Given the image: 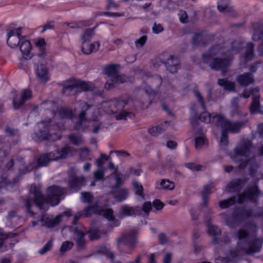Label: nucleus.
Wrapping results in <instances>:
<instances>
[{"label":"nucleus","instance_id":"nucleus-1","mask_svg":"<svg viewBox=\"0 0 263 263\" xmlns=\"http://www.w3.org/2000/svg\"><path fill=\"white\" fill-rule=\"evenodd\" d=\"M257 227L255 223H246L236 234L238 239L236 248L230 251L229 257H219L216 259V263H229L234 261L242 254L252 255L260 252L263 239L257 237Z\"/></svg>","mask_w":263,"mask_h":263},{"label":"nucleus","instance_id":"nucleus-2","mask_svg":"<svg viewBox=\"0 0 263 263\" xmlns=\"http://www.w3.org/2000/svg\"><path fill=\"white\" fill-rule=\"evenodd\" d=\"M66 189L57 185H52L47 189L46 198L41 193L40 187L31 185L29 192L23 198V202L27 212L31 216L33 215L31 210L34 204L39 209H45L48 202L52 205H58L62 196L66 193Z\"/></svg>","mask_w":263,"mask_h":263},{"label":"nucleus","instance_id":"nucleus-3","mask_svg":"<svg viewBox=\"0 0 263 263\" xmlns=\"http://www.w3.org/2000/svg\"><path fill=\"white\" fill-rule=\"evenodd\" d=\"M202 119H204L205 123H211L221 128L219 145L223 150H225L229 144L228 133H238L245 124L242 121L231 122L225 118L224 116H192L190 121L193 127L196 126L195 122Z\"/></svg>","mask_w":263,"mask_h":263},{"label":"nucleus","instance_id":"nucleus-4","mask_svg":"<svg viewBox=\"0 0 263 263\" xmlns=\"http://www.w3.org/2000/svg\"><path fill=\"white\" fill-rule=\"evenodd\" d=\"M242 47L241 42L235 41L233 43L232 50L226 51L223 47L216 45L209 53L203 54V60L209 64L212 69L220 70L223 73L231 64V53L240 51Z\"/></svg>","mask_w":263,"mask_h":263},{"label":"nucleus","instance_id":"nucleus-5","mask_svg":"<svg viewBox=\"0 0 263 263\" xmlns=\"http://www.w3.org/2000/svg\"><path fill=\"white\" fill-rule=\"evenodd\" d=\"M224 220L226 224L230 228H235L239 224L252 216H261L263 217V209L257 208L255 211L245 208H238L231 213L228 211L219 215Z\"/></svg>","mask_w":263,"mask_h":263},{"label":"nucleus","instance_id":"nucleus-6","mask_svg":"<svg viewBox=\"0 0 263 263\" xmlns=\"http://www.w3.org/2000/svg\"><path fill=\"white\" fill-rule=\"evenodd\" d=\"M252 147V143L250 140H243L238 144L234 149V155L231 156V159L235 162H239V167L243 169L247 166H249L251 174L257 167V163L255 159L252 158L249 161L241 160V157H247L250 153Z\"/></svg>","mask_w":263,"mask_h":263},{"label":"nucleus","instance_id":"nucleus-7","mask_svg":"<svg viewBox=\"0 0 263 263\" xmlns=\"http://www.w3.org/2000/svg\"><path fill=\"white\" fill-rule=\"evenodd\" d=\"M79 118L74 125L77 130H87L93 134H97L100 130L107 128L110 124L105 123L99 118V116H78Z\"/></svg>","mask_w":263,"mask_h":263},{"label":"nucleus","instance_id":"nucleus-8","mask_svg":"<svg viewBox=\"0 0 263 263\" xmlns=\"http://www.w3.org/2000/svg\"><path fill=\"white\" fill-rule=\"evenodd\" d=\"M124 175L119 173L117 170L109 176V178H114L110 182V187L114 198L119 201H122L128 196V191L125 189H120L124 182Z\"/></svg>","mask_w":263,"mask_h":263},{"label":"nucleus","instance_id":"nucleus-9","mask_svg":"<svg viewBox=\"0 0 263 263\" xmlns=\"http://www.w3.org/2000/svg\"><path fill=\"white\" fill-rule=\"evenodd\" d=\"M37 126L39 130L35 132V134L39 139L55 141L60 138V129L61 126L59 124L52 127H49L50 122L47 121L39 123Z\"/></svg>","mask_w":263,"mask_h":263},{"label":"nucleus","instance_id":"nucleus-10","mask_svg":"<svg viewBox=\"0 0 263 263\" xmlns=\"http://www.w3.org/2000/svg\"><path fill=\"white\" fill-rule=\"evenodd\" d=\"M137 242V231L134 229L121 235L118 240V249L122 253L129 254Z\"/></svg>","mask_w":263,"mask_h":263},{"label":"nucleus","instance_id":"nucleus-11","mask_svg":"<svg viewBox=\"0 0 263 263\" xmlns=\"http://www.w3.org/2000/svg\"><path fill=\"white\" fill-rule=\"evenodd\" d=\"M93 87V84L91 82L72 79L64 84L62 91L65 95L69 96L71 94L72 91L91 90Z\"/></svg>","mask_w":263,"mask_h":263},{"label":"nucleus","instance_id":"nucleus-12","mask_svg":"<svg viewBox=\"0 0 263 263\" xmlns=\"http://www.w3.org/2000/svg\"><path fill=\"white\" fill-rule=\"evenodd\" d=\"M118 66L116 65H110L105 67L104 72L107 76L108 79L105 87L110 89L117 83H122L126 81V78L124 75H118Z\"/></svg>","mask_w":263,"mask_h":263},{"label":"nucleus","instance_id":"nucleus-13","mask_svg":"<svg viewBox=\"0 0 263 263\" xmlns=\"http://www.w3.org/2000/svg\"><path fill=\"white\" fill-rule=\"evenodd\" d=\"M74 111L67 107H60L57 109L56 112H53L54 115H85V111L90 107L89 105L84 101H80L74 105Z\"/></svg>","mask_w":263,"mask_h":263},{"label":"nucleus","instance_id":"nucleus-14","mask_svg":"<svg viewBox=\"0 0 263 263\" xmlns=\"http://www.w3.org/2000/svg\"><path fill=\"white\" fill-rule=\"evenodd\" d=\"M52 152L40 155L36 161L30 163L26 167V172H29L39 167L47 166L50 162L55 160Z\"/></svg>","mask_w":263,"mask_h":263},{"label":"nucleus","instance_id":"nucleus-15","mask_svg":"<svg viewBox=\"0 0 263 263\" xmlns=\"http://www.w3.org/2000/svg\"><path fill=\"white\" fill-rule=\"evenodd\" d=\"M21 53L20 58L21 61L30 60L33 56L34 53L32 50L31 44L28 39L25 37L22 41L18 46Z\"/></svg>","mask_w":263,"mask_h":263},{"label":"nucleus","instance_id":"nucleus-16","mask_svg":"<svg viewBox=\"0 0 263 263\" xmlns=\"http://www.w3.org/2000/svg\"><path fill=\"white\" fill-rule=\"evenodd\" d=\"M21 28H18L8 32L7 34V44L12 48L18 47L21 41L26 37L21 35Z\"/></svg>","mask_w":263,"mask_h":263},{"label":"nucleus","instance_id":"nucleus-17","mask_svg":"<svg viewBox=\"0 0 263 263\" xmlns=\"http://www.w3.org/2000/svg\"><path fill=\"white\" fill-rule=\"evenodd\" d=\"M260 194L261 193L257 186L255 185L248 189L245 193L239 194L238 196L237 201L239 203L243 202L246 200H250L255 202Z\"/></svg>","mask_w":263,"mask_h":263},{"label":"nucleus","instance_id":"nucleus-18","mask_svg":"<svg viewBox=\"0 0 263 263\" xmlns=\"http://www.w3.org/2000/svg\"><path fill=\"white\" fill-rule=\"evenodd\" d=\"M87 233V231L84 227H77L73 230V240L76 241L79 250L84 248L86 242L85 236Z\"/></svg>","mask_w":263,"mask_h":263},{"label":"nucleus","instance_id":"nucleus-19","mask_svg":"<svg viewBox=\"0 0 263 263\" xmlns=\"http://www.w3.org/2000/svg\"><path fill=\"white\" fill-rule=\"evenodd\" d=\"M204 119L202 120H199L198 122H195L196 126L195 128L193 127L194 131L196 132L195 133V147L196 148H200L202 146L205 144L206 142V139L205 138L204 133L202 131L201 126L200 125V122H204ZM192 126H193L192 125ZM193 127V126H192Z\"/></svg>","mask_w":263,"mask_h":263},{"label":"nucleus","instance_id":"nucleus-20","mask_svg":"<svg viewBox=\"0 0 263 263\" xmlns=\"http://www.w3.org/2000/svg\"><path fill=\"white\" fill-rule=\"evenodd\" d=\"M65 215V213H63L54 218H50L47 215L43 216L40 220L36 221H32V225L35 226L37 224L39 221L42 222V225L46 226L47 228H53L61 221L62 218Z\"/></svg>","mask_w":263,"mask_h":263},{"label":"nucleus","instance_id":"nucleus-21","mask_svg":"<svg viewBox=\"0 0 263 263\" xmlns=\"http://www.w3.org/2000/svg\"><path fill=\"white\" fill-rule=\"evenodd\" d=\"M206 224L210 235L212 236V243L214 245L219 243L218 239L221 234V230L216 226L213 224L211 217H206Z\"/></svg>","mask_w":263,"mask_h":263},{"label":"nucleus","instance_id":"nucleus-22","mask_svg":"<svg viewBox=\"0 0 263 263\" xmlns=\"http://www.w3.org/2000/svg\"><path fill=\"white\" fill-rule=\"evenodd\" d=\"M32 97V92L28 89L22 90L20 93L17 95L13 100V107L15 109L21 107L26 101L30 99Z\"/></svg>","mask_w":263,"mask_h":263},{"label":"nucleus","instance_id":"nucleus-23","mask_svg":"<svg viewBox=\"0 0 263 263\" xmlns=\"http://www.w3.org/2000/svg\"><path fill=\"white\" fill-rule=\"evenodd\" d=\"M119 213L122 217L136 216L142 215L139 206H132L127 204L122 205L119 210Z\"/></svg>","mask_w":263,"mask_h":263},{"label":"nucleus","instance_id":"nucleus-24","mask_svg":"<svg viewBox=\"0 0 263 263\" xmlns=\"http://www.w3.org/2000/svg\"><path fill=\"white\" fill-rule=\"evenodd\" d=\"M259 90L255 88L252 90V94L254 95L252 104L250 106V112L252 114H263V107L259 103L258 99L259 96L257 94Z\"/></svg>","mask_w":263,"mask_h":263},{"label":"nucleus","instance_id":"nucleus-25","mask_svg":"<svg viewBox=\"0 0 263 263\" xmlns=\"http://www.w3.org/2000/svg\"><path fill=\"white\" fill-rule=\"evenodd\" d=\"M37 80L41 83H45L50 80V75L46 65H39L36 69Z\"/></svg>","mask_w":263,"mask_h":263},{"label":"nucleus","instance_id":"nucleus-26","mask_svg":"<svg viewBox=\"0 0 263 263\" xmlns=\"http://www.w3.org/2000/svg\"><path fill=\"white\" fill-rule=\"evenodd\" d=\"M14 236L13 233L6 234L0 229V252L6 251L9 248L12 247L14 244L8 242V239L9 238L13 237Z\"/></svg>","mask_w":263,"mask_h":263},{"label":"nucleus","instance_id":"nucleus-27","mask_svg":"<svg viewBox=\"0 0 263 263\" xmlns=\"http://www.w3.org/2000/svg\"><path fill=\"white\" fill-rule=\"evenodd\" d=\"M85 178L84 176H71L68 181V186L71 190L78 191L84 185Z\"/></svg>","mask_w":263,"mask_h":263},{"label":"nucleus","instance_id":"nucleus-28","mask_svg":"<svg viewBox=\"0 0 263 263\" xmlns=\"http://www.w3.org/2000/svg\"><path fill=\"white\" fill-rule=\"evenodd\" d=\"M74 149L69 146H65L61 149H58L52 152L55 160L66 158L72 154Z\"/></svg>","mask_w":263,"mask_h":263},{"label":"nucleus","instance_id":"nucleus-29","mask_svg":"<svg viewBox=\"0 0 263 263\" xmlns=\"http://www.w3.org/2000/svg\"><path fill=\"white\" fill-rule=\"evenodd\" d=\"M100 47V43L99 41H95L90 44L84 43L81 45V50L85 54H89L92 52L97 51Z\"/></svg>","mask_w":263,"mask_h":263},{"label":"nucleus","instance_id":"nucleus-30","mask_svg":"<svg viewBox=\"0 0 263 263\" xmlns=\"http://www.w3.org/2000/svg\"><path fill=\"white\" fill-rule=\"evenodd\" d=\"M214 187L212 182H209L204 185L203 191L201 192L202 199V205L207 208L208 205V197L212 193L211 190Z\"/></svg>","mask_w":263,"mask_h":263},{"label":"nucleus","instance_id":"nucleus-31","mask_svg":"<svg viewBox=\"0 0 263 263\" xmlns=\"http://www.w3.org/2000/svg\"><path fill=\"white\" fill-rule=\"evenodd\" d=\"M237 80L238 83L242 86H248L252 84L254 81V78L251 73H245L237 77Z\"/></svg>","mask_w":263,"mask_h":263},{"label":"nucleus","instance_id":"nucleus-32","mask_svg":"<svg viewBox=\"0 0 263 263\" xmlns=\"http://www.w3.org/2000/svg\"><path fill=\"white\" fill-rule=\"evenodd\" d=\"M252 30V39L254 41L263 40V25H253Z\"/></svg>","mask_w":263,"mask_h":263},{"label":"nucleus","instance_id":"nucleus-33","mask_svg":"<svg viewBox=\"0 0 263 263\" xmlns=\"http://www.w3.org/2000/svg\"><path fill=\"white\" fill-rule=\"evenodd\" d=\"M245 50V54L241 58V62L246 63L253 57V45L252 43H248Z\"/></svg>","mask_w":263,"mask_h":263},{"label":"nucleus","instance_id":"nucleus-34","mask_svg":"<svg viewBox=\"0 0 263 263\" xmlns=\"http://www.w3.org/2000/svg\"><path fill=\"white\" fill-rule=\"evenodd\" d=\"M245 182L242 179H233L227 185V190L229 192L231 190L237 191L243 187Z\"/></svg>","mask_w":263,"mask_h":263},{"label":"nucleus","instance_id":"nucleus-35","mask_svg":"<svg viewBox=\"0 0 263 263\" xmlns=\"http://www.w3.org/2000/svg\"><path fill=\"white\" fill-rule=\"evenodd\" d=\"M170 123L165 121L160 125L153 126L149 129V133L153 136L156 137L159 135L162 131L165 130L169 125Z\"/></svg>","mask_w":263,"mask_h":263},{"label":"nucleus","instance_id":"nucleus-36","mask_svg":"<svg viewBox=\"0 0 263 263\" xmlns=\"http://www.w3.org/2000/svg\"><path fill=\"white\" fill-rule=\"evenodd\" d=\"M35 47L39 50L40 56H43L46 53V44L44 39H36L34 42Z\"/></svg>","mask_w":263,"mask_h":263},{"label":"nucleus","instance_id":"nucleus-37","mask_svg":"<svg viewBox=\"0 0 263 263\" xmlns=\"http://www.w3.org/2000/svg\"><path fill=\"white\" fill-rule=\"evenodd\" d=\"M20 217L17 215L16 211H10L7 216V226L8 227L13 226L14 224L17 221L20 219Z\"/></svg>","mask_w":263,"mask_h":263},{"label":"nucleus","instance_id":"nucleus-38","mask_svg":"<svg viewBox=\"0 0 263 263\" xmlns=\"http://www.w3.org/2000/svg\"><path fill=\"white\" fill-rule=\"evenodd\" d=\"M217 8L220 12L223 13L229 12L232 10L229 5V0H219L217 3Z\"/></svg>","mask_w":263,"mask_h":263},{"label":"nucleus","instance_id":"nucleus-39","mask_svg":"<svg viewBox=\"0 0 263 263\" xmlns=\"http://www.w3.org/2000/svg\"><path fill=\"white\" fill-rule=\"evenodd\" d=\"M99 214L103 215L109 221H114L116 223L117 221L116 220L115 217L114 215V212L111 209H103L100 210Z\"/></svg>","mask_w":263,"mask_h":263},{"label":"nucleus","instance_id":"nucleus-40","mask_svg":"<svg viewBox=\"0 0 263 263\" xmlns=\"http://www.w3.org/2000/svg\"><path fill=\"white\" fill-rule=\"evenodd\" d=\"M94 33L93 29L89 28L86 29L81 35V45L87 43L92 37Z\"/></svg>","mask_w":263,"mask_h":263},{"label":"nucleus","instance_id":"nucleus-41","mask_svg":"<svg viewBox=\"0 0 263 263\" xmlns=\"http://www.w3.org/2000/svg\"><path fill=\"white\" fill-rule=\"evenodd\" d=\"M236 202V197H231L226 200H221L219 202V206L220 208L224 209L228 208L235 204Z\"/></svg>","mask_w":263,"mask_h":263},{"label":"nucleus","instance_id":"nucleus-42","mask_svg":"<svg viewBox=\"0 0 263 263\" xmlns=\"http://www.w3.org/2000/svg\"><path fill=\"white\" fill-rule=\"evenodd\" d=\"M219 85L222 86L224 89L228 90H233L235 87V84L233 82L229 81L225 79H220L218 81Z\"/></svg>","mask_w":263,"mask_h":263},{"label":"nucleus","instance_id":"nucleus-43","mask_svg":"<svg viewBox=\"0 0 263 263\" xmlns=\"http://www.w3.org/2000/svg\"><path fill=\"white\" fill-rule=\"evenodd\" d=\"M98 203H96L90 206L86 207L84 211L81 212L84 217H88L91 215L92 212L99 211V210L98 209Z\"/></svg>","mask_w":263,"mask_h":263},{"label":"nucleus","instance_id":"nucleus-44","mask_svg":"<svg viewBox=\"0 0 263 263\" xmlns=\"http://www.w3.org/2000/svg\"><path fill=\"white\" fill-rule=\"evenodd\" d=\"M167 64V69L172 73L176 72L179 68V65L177 64V61L173 58H171L168 60Z\"/></svg>","mask_w":263,"mask_h":263},{"label":"nucleus","instance_id":"nucleus-45","mask_svg":"<svg viewBox=\"0 0 263 263\" xmlns=\"http://www.w3.org/2000/svg\"><path fill=\"white\" fill-rule=\"evenodd\" d=\"M133 185L135 189V194L143 198V187L142 184L137 181H134L133 182Z\"/></svg>","mask_w":263,"mask_h":263},{"label":"nucleus","instance_id":"nucleus-46","mask_svg":"<svg viewBox=\"0 0 263 263\" xmlns=\"http://www.w3.org/2000/svg\"><path fill=\"white\" fill-rule=\"evenodd\" d=\"M70 141L76 145H80L82 143V136L79 135L71 134L68 136Z\"/></svg>","mask_w":263,"mask_h":263},{"label":"nucleus","instance_id":"nucleus-47","mask_svg":"<svg viewBox=\"0 0 263 263\" xmlns=\"http://www.w3.org/2000/svg\"><path fill=\"white\" fill-rule=\"evenodd\" d=\"M106 171V168L103 169H98L93 173V177L97 180L100 181L104 179L105 172Z\"/></svg>","mask_w":263,"mask_h":263},{"label":"nucleus","instance_id":"nucleus-48","mask_svg":"<svg viewBox=\"0 0 263 263\" xmlns=\"http://www.w3.org/2000/svg\"><path fill=\"white\" fill-rule=\"evenodd\" d=\"M93 199L92 195L89 192L81 193V200L83 202L90 203Z\"/></svg>","mask_w":263,"mask_h":263},{"label":"nucleus","instance_id":"nucleus-49","mask_svg":"<svg viewBox=\"0 0 263 263\" xmlns=\"http://www.w3.org/2000/svg\"><path fill=\"white\" fill-rule=\"evenodd\" d=\"M53 241L52 240H49L44 247L39 251V253L41 255H44L49 251L52 246Z\"/></svg>","mask_w":263,"mask_h":263},{"label":"nucleus","instance_id":"nucleus-50","mask_svg":"<svg viewBox=\"0 0 263 263\" xmlns=\"http://www.w3.org/2000/svg\"><path fill=\"white\" fill-rule=\"evenodd\" d=\"M160 185L162 188L166 190H172L174 188V184L173 182L169 180H163L160 183Z\"/></svg>","mask_w":263,"mask_h":263},{"label":"nucleus","instance_id":"nucleus-51","mask_svg":"<svg viewBox=\"0 0 263 263\" xmlns=\"http://www.w3.org/2000/svg\"><path fill=\"white\" fill-rule=\"evenodd\" d=\"M152 209V204L149 201L144 202L142 205V209H141L142 213L143 212L147 215H148Z\"/></svg>","mask_w":263,"mask_h":263},{"label":"nucleus","instance_id":"nucleus-52","mask_svg":"<svg viewBox=\"0 0 263 263\" xmlns=\"http://www.w3.org/2000/svg\"><path fill=\"white\" fill-rule=\"evenodd\" d=\"M73 246V243L71 241H66L63 242L60 251L62 252H65L72 248Z\"/></svg>","mask_w":263,"mask_h":263},{"label":"nucleus","instance_id":"nucleus-53","mask_svg":"<svg viewBox=\"0 0 263 263\" xmlns=\"http://www.w3.org/2000/svg\"><path fill=\"white\" fill-rule=\"evenodd\" d=\"M185 166L192 171H201L203 167L202 165L195 163H187L185 164Z\"/></svg>","mask_w":263,"mask_h":263},{"label":"nucleus","instance_id":"nucleus-54","mask_svg":"<svg viewBox=\"0 0 263 263\" xmlns=\"http://www.w3.org/2000/svg\"><path fill=\"white\" fill-rule=\"evenodd\" d=\"M11 183L9 182L7 180V178L5 175L3 174L0 177V187H8L9 185Z\"/></svg>","mask_w":263,"mask_h":263},{"label":"nucleus","instance_id":"nucleus-55","mask_svg":"<svg viewBox=\"0 0 263 263\" xmlns=\"http://www.w3.org/2000/svg\"><path fill=\"white\" fill-rule=\"evenodd\" d=\"M100 237V234L98 230L91 231L89 232V238L91 240H95Z\"/></svg>","mask_w":263,"mask_h":263},{"label":"nucleus","instance_id":"nucleus-56","mask_svg":"<svg viewBox=\"0 0 263 263\" xmlns=\"http://www.w3.org/2000/svg\"><path fill=\"white\" fill-rule=\"evenodd\" d=\"M146 40L147 36L146 35H143L135 42L136 47L138 48L142 47L144 45Z\"/></svg>","mask_w":263,"mask_h":263},{"label":"nucleus","instance_id":"nucleus-57","mask_svg":"<svg viewBox=\"0 0 263 263\" xmlns=\"http://www.w3.org/2000/svg\"><path fill=\"white\" fill-rule=\"evenodd\" d=\"M153 205L157 210H160L164 206L163 203L158 199H156L153 201Z\"/></svg>","mask_w":263,"mask_h":263},{"label":"nucleus","instance_id":"nucleus-58","mask_svg":"<svg viewBox=\"0 0 263 263\" xmlns=\"http://www.w3.org/2000/svg\"><path fill=\"white\" fill-rule=\"evenodd\" d=\"M106 158V156L105 155L101 154L100 158L96 160V165L99 168V169H103V168H104L103 166V159Z\"/></svg>","mask_w":263,"mask_h":263},{"label":"nucleus","instance_id":"nucleus-59","mask_svg":"<svg viewBox=\"0 0 263 263\" xmlns=\"http://www.w3.org/2000/svg\"><path fill=\"white\" fill-rule=\"evenodd\" d=\"M219 243H228L230 241V238L227 233H224L221 238L218 239Z\"/></svg>","mask_w":263,"mask_h":263},{"label":"nucleus","instance_id":"nucleus-60","mask_svg":"<svg viewBox=\"0 0 263 263\" xmlns=\"http://www.w3.org/2000/svg\"><path fill=\"white\" fill-rule=\"evenodd\" d=\"M179 20L182 23H185L187 21V16L186 13L184 11H180L178 13Z\"/></svg>","mask_w":263,"mask_h":263},{"label":"nucleus","instance_id":"nucleus-61","mask_svg":"<svg viewBox=\"0 0 263 263\" xmlns=\"http://www.w3.org/2000/svg\"><path fill=\"white\" fill-rule=\"evenodd\" d=\"M158 239L161 244H165L168 241V239L164 233H161L159 234Z\"/></svg>","mask_w":263,"mask_h":263},{"label":"nucleus","instance_id":"nucleus-62","mask_svg":"<svg viewBox=\"0 0 263 263\" xmlns=\"http://www.w3.org/2000/svg\"><path fill=\"white\" fill-rule=\"evenodd\" d=\"M163 30V28L160 24H155L153 27V31L154 33L158 34Z\"/></svg>","mask_w":263,"mask_h":263},{"label":"nucleus","instance_id":"nucleus-63","mask_svg":"<svg viewBox=\"0 0 263 263\" xmlns=\"http://www.w3.org/2000/svg\"><path fill=\"white\" fill-rule=\"evenodd\" d=\"M202 247L194 240L193 246L194 253L195 254H198L202 250Z\"/></svg>","mask_w":263,"mask_h":263},{"label":"nucleus","instance_id":"nucleus-64","mask_svg":"<svg viewBox=\"0 0 263 263\" xmlns=\"http://www.w3.org/2000/svg\"><path fill=\"white\" fill-rule=\"evenodd\" d=\"M119 5L114 2H113L112 0H108L107 1V9H110L112 8L117 9L119 7Z\"/></svg>","mask_w":263,"mask_h":263}]
</instances>
